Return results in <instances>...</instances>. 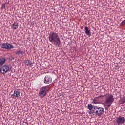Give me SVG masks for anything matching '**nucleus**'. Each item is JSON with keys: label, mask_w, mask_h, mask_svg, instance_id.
<instances>
[{"label": "nucleus", "mask_w": 125, "mask_h": 125, "mask_svg": "<svg viewBox=\"0 0 125 125\" xmlns=\"http://www.w3.org/2000/svg\"><path fill=\"white\" fill-rule=\"evenodd\" d=\"M105 96V100H104V106L105 108V110H108L111 106H112V104H113V102L115 101V98H114V96L113 95L107 93L104 95H101L98 97H95L93 99V102L95 104H98L100 102V98L104 97Z\"/></svg>", "instance_id": "obj_1"}, {"label": "nucleus", "mask_w": 125, "mask_h": 125, "mask_svg": "<svg viewBox=\"0 0 125 125\" xmlns=\"http://www.w3.org/2000/svg\"><path fill=\"white\" fill-rule=\"evenodd\" d=\"M49 40L54 46L61 47L62 43H61L58 33L54 32H51L49 35Z\"/></svg>", "instance_id": "obj_2"}, {"label": "nucleus", "mask_w": 125, "mask_h": 125, "mask_svg": "<svg viewBox=\"0 0 125 125\" xmlns=\"http://www.w3.org/2000/svg\"><path fill=\"white\" fill-rule=\"evenodd\" d=\"M47 86L42 87L40 88L39 92V96L41 97V98H43L46 96L47 93Z\"/></svg>", "instance_id": "obj_3"}, {"label": "nucleus", "mask_w": 125, "mask_h": 125, "mask_svg": "<svg viewBox=\"0 0 125 125\" xmlns=\"http://www.w3.org/2000/svg\"><path fill=\"white\" fill-rule=\"evenodd\" d=\"M94 110H95V114L97 116H101L104 113V108L98 106H94Z\"/></svg>", "instance_id": "obj_4"}, {"label": "nucleus", "mask_w": 125, "mask_h": 125, "mask_svg": "<svg viewBox=\"0 0 125 125\" xmlns=\"http://www.w3.org/2000/svg\"><path fill=\"white\" fill-rule=\"evenodd\" d=\"M11 68L8 65H4L0 68V73L5 74L7 72H9Z\"/></svg>", "instance_id": "obj_5"}, {"label": "nucleus", "mask_w": 125, "mask_h": 125, "mask_svg": "<svg viewBox=\"0 0 125 125\" xmlns=\"http://www.w3.org/2000/svg\"><path fill=\"white\" fill-rule=\"evenodd\" d=\"M117 124L119 125H123L125 123V117L123 116H119L116 120Z\"/></svg>", "instance_id": "obj_6"}, {"label": "nucleus", "mask_w": 125, "mask_h": 125, "mask_svg": "<svg viewBox=\"0 0 125 125\" xmlns=\"http://www.w3.org/2000/svg\"><path fill=\"white\" fill-rule=\"evenodd\" d=\"M12 98L15 99L18 97H20V92L18 89H16L14 91V94L11 95Z\"/></svg>", "instance_id": "obj_7"}, {"label": "nucleus", "mask_w": 125, "mask_h": 125, "mask_svg": "<svg viewBox=\"0 0 125 125\" xmlns=\"http://www.w3.org/2000/svg\"><path fill=\"white\" fill-rule=\"evenodd\" d=\"M52 82V79L51 77L48 75H46L44 78V83H46V84H49Z\"/></svg>", "instance_id": "obj_8"}, {"label": "nucleus", "mask_w": 125, "mask_h": 125, "mask_svg": "<svg viewBox=\"0 0 125 125\" xmlns=\"http://www.w3.org/2000/svg\"><path fill=\"white\" fill-rule=\"evenodd\" d=\"M18 23H17V21H14L13 24L11 25V28H12L13 30H17V29H18Z\"/></svg>", "instance_id": "obj_9"}, {"label": "nucleus", "mask_w": 125, "mask_h": 125, "mask_svg": "<svg viewBox=\"0 0 125 125\" xmlns=\"http://www.w3.org/2000/svg\"><path fill=\"white\" fill-rule=\"evenodd\" d=\"M85 33L87 36H91V32H90V30L88 29L87 26L85 27Z\"/></svg>", "instance_id": "obj_10"}, {"label": "nucleus", "mask_w": 125, "mask_h": 125, "mask_svg": "<svg viewBox=\"0 0 125 125\" xmlns=\"http://www.w3.org/2000/svg\"><path fill=\"white\" fill-rule=\"evenodd\" d=\"M24 63L27 66H32V62L29 60H25L24 61Z\"/></svg>", "instance_id": "obj_11"}, {"label": "nucleus", "mask_w": 125, "mask_h": 125, "mask_svg": "<svg viewBox=\"0 0 125 125\" xmlns=\"http://www.w3.org/2000/svg\"><path fill=\"white\" fill-rule=\"evenodd\" d=\"M5 63V58H2L0 59V67H2V66Z\"/></svg>", "instance_id": "obj_12"}, {"label": "nucleus", "mask_w": 125, "mask_h": 125, "mask_svg": "<svg viewBox=\"0 0 125 125\" xmlns=\"http://www.w3.org/2000/svg\"><path fill=\"white\" fill-rule=\"evenodd\" d=\"M6 49H12V48H14V47H13V46L9 43H6Z\"/></svg>", "instance_id": "obj_13"}, {"label": "nucleus", "mask_w": 125, "mask_h": 125, "mask_svg": "<svg viewBox=\"0 0 125 125\" xmlns=\"http://www.w3.org/2000/svg\"><path fill=\"white\" fill-rule=\"evenodd\" d=\"M120 102H121L122 104L125 103V97L123 96L120 98Z\"/></svg>", "instance_id": "obj_14"}, {"label": "nucleus", "mask_w": 125, "mask_h": 125, "mask_svg": "<svg viewBox=\"0 0 125 125\" xmlns=\"http://www.w3.org/2000/svg\"><path fill=\"white\" fill-rule=\"evenodd\" d=\"M0 46L3 49H6V43H1Z\"/></svg>", "instance_id": "obj_15"}, {"label": "nucleus", "mask_w": 125, "mask_h": 125, "mask_svg": "<svg viewBox=\"0 0 125 125\" xmlns=\"http://www.w3.org/2000/svg\"><path fill=\"white\" fill-rule=\"evenodd\" d=\"M89 114L90 115H93V114H95V109H92L89 111Z\"/></svg>", "instance_id": "obj_16"}, {"label": "nucleus", "mask_w": 125, "mask_h": 125, "mask_svg": "<svg viewBox=\"0 0 125 125\" xmlns=\"http://www.w3.org/2000/svg\"><path fill=\"white\" fill-rule=\"evenodd\" d=\"M94 107H93V105H92V104H89L88 105V109H89L90 110H94Z\"/></svg>", "instance_id": "obj_17"}, {"label": "nucleus", "mask_w": 125, "mask_h": 125, "mask_svg": "<svg viewBox=\"0 0 125 125\" xmlns=\"http://www.w3.org/2000/svg\"><path fill=\"white\" fill-rule=\"evenodd\" d=\"M125 24V20H124L120 24V26H124Z\"/></svg>", "instance_id": "obj_18"}, {"label": "nucleus", "mask_w": 125, "mask_h": 125, "mask_svg": "<svg viewBox=\"0 0 125 125\" xmlns=\"http://www.w3.org/2000/svg\"><path fill=\"white\" fill-rule=\"evenodd\" d=\"M1 8L2 9H5V3H3L2 4Z\"/></svg>", "instance_id": "obj_19"}, {"label": "nucleus", "mask_w": 125, "mask_h": 125, "mask_svg": "<svg viewBox=\"0 0 125 125\" xmlns=\"http://www.w3.org/2000/svg\"><path fill=\"white\" fill-rule=\"evenodd\" d=\"M21 52V50H18L16 52V54H17V55H19Z\"/></svg>", "instance_id": "obj_20"}, {"label": "nucleus", "mask_w": 125, "mask_h": 125, "mask_svg": "<svg viewBox=\"0 0 125 125\" xmlns=\"http://www.w3.org/2000/svg\"><path fill=\"white\" fill-rule=\"evenodd\" d=\"M24 53H25V52H24L22 50H21L20 54L21 55V56H22V55H23Z\"/></svg>", "instance_id": "obj_21"}, {"label": "nucleus", "mask_w": 125, "mask_h": 125, "mask_svg": "<svg viewBox=\"0 0 125 125\" xmlns=\"http://www.w3.org/2000/svg\"><path fill=\"white\" fill-rule=\"evenodd\" d=\"M115 69L116 70H119V66H118V64H116L115 65Z\"/></svg>", "instance_id": "obj_22"}, {"label": "nucleus", "mask_w": 125, "mask_h": 125, "mask_svg": "<svg viewBox=\"0 0 125 125\" xmlns=\"http://www.w3.org/2000/svg\"><path fill=\"white\" fill-rule=\"evenodd\" d=\"M0 103H1V102H0Z\"/></svg>", "instance_id": "obj_23"}, {"label": "nucleus", "mask_w": 125, "mask_h": 125, "mask_svg": "<svg viewBox=\"0 0 125 125\" xmlns=\"http://www.w3.org/2000/svg\"><path fill=\"white\" fill-rule=\"evenodd\" d=\"M27 125H29L27 124Z\"/></svg>", "instance_id": "obj_24"}]
</instances>
